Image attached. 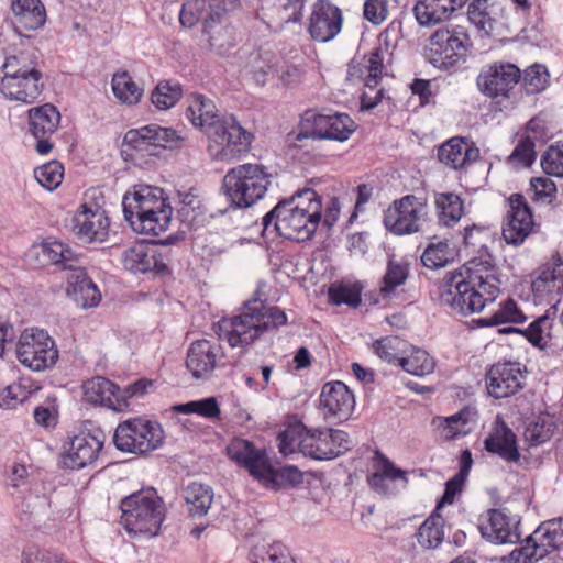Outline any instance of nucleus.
Returning <instances> with one entry per match:
<instances>
[{"label": "nucleus", "mask_w": 563, "mask_h": 563, "mask_svg": "<svg viewBox=\"0 0 563 563\" xmlns=\"http://www.w3.org/2000/svg\"><path fill=\"white\" fill-rule=\"evenodd\" d=\"M0 73L3 74L0 78L42 74L38 68L37 56L33 51H21L15 55L8 56L0 67Z\"/></svg>", "instance_id": "40"}, {"label": "nucleus", "mask_w": 563, "mask_h": 563, "mask_svg": "<svg viewBox=\"0 0 563 563\" xmlns=\"http://www.w3.org/2000/svg\"><path fill=\"white\" fill-rule=\"evenodd\" d=\"M305 115L306 123H311V128L310 130H301L297 136L298 140L318 139L344 142L355 129L354 121L346 113H314L308 111Z\"/></svg>", "instance_id": "12"}, {"label": "nucleus", "mask_w": 563, "mask_h": 563, "mask_svg": "<svg viewBox=\"0 0 563 563\" xmlns=\"http://www.w3.org/2000/svg\"><path fill=\"white\" fill-rule=\"evenodd\" d=\"M85 399L93 405H100L114 411H124L129 407L126 396L121 395L120 388L108 378L97 376L82 384Z\"/></svg>", "instance_id": "24"}, {"label": "nucleus", "mask_w": 563, "mask_h": 563, "mask_svg": "<svg viewBox=\"0 0 563 563\" xmlns=\"http://www.w3.org/2000/svg\"><path fill=\"white\" fill-rule=\"evenodd\" d=\"M15 29L36 31L46 23V9L41 0H11Z\"/></svg>", "instance_id": "35"}, {"label": "nucleus", "mask_w": 563, "mask_h": 563, "mask_svg": "<svg viewBox=\"0 0 563 563\" xmlns=\"http://www.w3.org/2000/svg\"><path fill=\"white\" fill-rule=\"evenodd\" d=\"M74 217L76 235L85 243L103 242L108 236L109 220L99 207L80 206Z\"/></svg>", "instance_id": "23"}, {"label": "nucleus", "mask_w": 563, "mask_h": 563, "mask_svg": "<svg viewBox=\"0 0 563 563\" xmlns=\"http://www.w3.org/2000/svg\"><path fill=\"white\" fill-rule=\"evenodd\" d=\"M534 298L547 301L555 309L563 295V261L558 258L550 267L544 268L532 282Z\"/></svg>", "instance_id": "30"}, {"label": "nucleus", "mask_w": 563, "mask_h": 563, "mask_svg": "<svg viewBox=\"0 0 563 563\" xmlns=\"http://www.w3.org/2000/svg\"><path fill=\"white\" fill-rule=\"evenodd\" d=\"M342 12L329 0H318L311 11L308 31L314 41L327 43L342 29Z\"/></svg>", "instance_id": "20"}, {"label": "nucleus", "mask_w": 563, "mask_h": 563, "mask_svg": "<svg viewBox=\"0 0 563 563\" xmlns=\"http://www.w3.org/2000/svg\"><path fill=\"white\" fill-rule=\"evenodd\" d=\"M501 280L492 258H473L463 269L449 272L441 282L440 303L452 313L468 316L481 312L500 294Z\"/></svg>", "instance_id": "1"}, {"label": "nucleus", "mask_w": 563, "mask_h": 563, "mask_svg": "<svg viewBox=\"0 0 563 563\" xmlns=\"http://www.w3.org/2000/svg\"><path fill=\"white\" fill-rule=\"evenodd\" d=\"M302 479L301 472L296 466H284L276 468L271 464V474L266 475L262 484L267 488H280L295 486Z\"/></svg>", "instance_id": "62"}, {"label": "nucleus", "mask_w": 563, "mask_h": 563, "mask_svg": "<svg viewBox=\"0 0 563 563\" xmlns=\"http://www.w3.org/2000/svg\"><path fill=\"white\" fill-rule=\"evenodd\" d=\"M279 202L303 213L310 214L314 218L322 219V202L320 196L312 188L305 187L296 191L288 199H283Z\"/></svg>", "instance_id": "49"}, {"label": "nucleus", "mask_w": 563, "mask_h": 563, "mask_svg": "<svg viewBox=\"0 0 563 563\" xmlns=\"http://www.w3.org/2000/svg\"><path fill=\"white\" fill-rule=\"evenodd\" d=\"M472 464L473 457L471 451L468 449L462 451L460 457V470L452 478L445 483L444 493L435 507L438 511L444 505H450L454 501L455 496L462 490Z\"/></svg>", "instance_id": "45"}, {"label": "nucleus", "mask_w": 563, "mask_h": 563, "mask_svg": "<svg viewBox=\"0 0 563 563\" xmlns=\"http://www.w3.org/2000/svg\"><path fill=\"white\" fill-rule=\"evenodd\" d=\"M177 214L184 225L197 229L205 220L201 200L192 192H179Z\"/></svg>", "instance_id": "47"}, {"label": "nucleus", "mask_w": 563, "mask_h": 563, "mask_svg": "<svg viewBox=\"0 0 563 563\" xmlns=\"http://www.w3.org/2000/svg\"><path fill=\"white\" fill-rule=\"evenodd\" d=\"M272 184V175L261 164H242L227 172L222 190L230 206L246 209L262 200Z\"/></svg>", "instance_id": "4"}, {"label": "nucleus", "mask_w": 563, "mask_h": 563, "mask_svg": "<svg viewBox=\"0 0 563 563\" xmlns=\"http://www.w3.org/2000/svg\"><path fill=\"white\" fill-rule=\"evenodd\" d=\"M544 558L545 555L531 533L509 553L507 561L508 563H536Z\"/></svg>", "instance_id": "63"}, {"label": "nucleus", "mask_w": 563, "mask_h": 563, "mask_svg": "<svg viewBox=\"0 0 563 563\" xmlns=\"http://www.w3.org/2000/svg\"><path fill=\"white\" fill-rule=\"evenodd\" d=\"M406 347L407 342L396 335H388L373 343V350L382 361L399 366L405 355Z\"/></svg>", "instance_id": "52"}, {"label": "nucleus", "mask_w": 563, "mask_h": 563, "mask_svg": "<svg viewBox=\"0 0 563 563\" xmlns=\"http://www.w3.org/2000/svg\"><path fill=\"white\" fill-rule=\"evenodd\" d=\"M470 0H418L412 12L417 23L422 27H432L448 21L454 12L462 9Z\"/></svg>", "instance_id": "27"}, {"label": "nucleus", "mask_w": 563, "mask_h": 563, "mask_svg": "<svg viewBox=\"0 0 563 563\" xmlns=\"http://www.w3.org/2000/svg\"><path fill=\"white\" fill-rule=\"evenodd\" d=\"M470 0H418L412 12L417 23L422 27H432L448 21L454 12L462 9Z\"/></svg>", "instance_id": "29"}, {"label": "nucleus", "mask_w": 563, "mask_h": 563, "mask_svg": "<svg viewBox=\"0 0 563 563\" xmlns=\"http://www.w3.org/2000/svg\"><path fill=\"white\" fill-rule=\"evenodd\" d=\"M286 323L287 316L280 308L255 298L245 301L236 314L220 319L217 334L231 347L245 349L263 333Z\"/></svg>", "instance_id": "3"}, {"label": "nucleus", "mask_w": 563, "mask_h": 563, "mask_svg": "<svg viewBox=\"0 0 563 563\" xmlns=\"http://www.w3.org/2000/svg\"><path fill=\"white\" fill-rule=\"evenodd\" d=\"M545 556L563 552V519H551L543 521L532 532Z\"/></svg>", "instance_id": "39"}, {"label": "nucleus", "mask_w": 563, "mask_h": 563, "mask_svg": "<svg viewBox=\"0 0 563 563\" xmlns=\"http://www.w3.org/2000/svg\"><path fill=\"white\" fill-rule=\"evenodd\" d=\"M165 257L157 245L137 243L123 252L122 261L124 267L132 273L154 271L161 274L167 271Z\"/></svg>", "instance_id": "25"}, {"label": "nucleus", "mask_w": 563, "mask_h": 563, "mask_svg": "<svg viewBox=\"0 0 563 563\" xmlns=\"http://www.w3.org/2000/svg\"><path fill=\"white\" fill-rule=\"evenodd\" d=\"M18 360L26 367L41 372L52 367L57 358L58 351L54 340L44 330H25L16 347Z\"/></svg>", "instance_id": "9"}, {"label": "nucleus", "mask_w": 563, "mask_h": 563, "mask_svg": "<svg viewBox=\"0 0 563 563\" xmlns=\"http://www.w3.org/2000/svg\"><path fill=\"white\" fill-rule=\"evenodd\" d=\"M319 401L324 418H332L339 422L347 420L355 408L353 393L340 380L324 384Z\"/></svg>", "instance_id": "19"}, {"label": "nucleus", "mask_w": 563, "mask_h": 563, "mask_svg": "<svg viewBox=\"0 0 563 563\" xmlns=\"http://www.w3.org/2000/svg\"><path fill=\"white\" fill-rule=\"evenodd\" d=\"M468 45L470 36L465 27L448 24L429 37L427 56L434 67L448 70L465 60Z\"/></svg>", "instance_id": "8"}, {"label": "nucleus", "mask_w": 563, "mask_h": 563, "mask_svg": "<svg viewBox=\"0 0 563 563\" xmlns=\"http://www.w3.org/2000/svg\"><path fill=\"white\" fill-rule=\"evenodd\" d=\"M435 206L440 221L448 227L456 223L463 214V202L460 196L453 192L440 194L437 197Z\"/></svg>", "instance_id": "56"}, {"label": "nucleus", "mask_w": 563, "mask_h": 563, "mask_svg": "<svg viewBox=\"0 0 563 563\" xmlns=\"http://www.w3.org/2000/svg\"><path fill=\"white\" fill-rule=\"evenodd\" d=\"M525 371L518 362L494 364L487 373V390L490 396L501 399L516 394L525 385Z\"/></svg>", "instance_id": "17"}, {"label": "nucleus", "mask_w": 563, "mask_h": 563, "mask_svg": "<svg viewBox=\"0 0 563 563\" xmlns=\"http://www.w3.org/2000/svg\"><path fill=\"white\" fill-rule=\"evenodd\" d=\"M275 56L269 51H257L252 53L249 58L250 74L255 82L264 86L276 73Z\"/></svg>", "instance_id": "51"}, {"label": "nucleus", "mask_w": 563, "mask_h": 563, "mask_svg": "<svg viewBox=\"0 0 563 563\" xmlns=\"http://www.w3.org/2000/svg\"><path fill=\"white\" fill-rule=\"evenodd\" d=\"M186 115L206 133L208 151L213 159L232 161L250 150L252 134L233 115L219 114L213 101L205 96H190Z\"/></svg>", "instance_id": "2"}, {"label": "nucleus", "mask_w": 563, "mask_h": 563, "mask_svg": "<svg viewBox=\"0 0 563 563\" xmlns=\"http://www.w3.org/2000/svg\"><path fill=\"white\" fill-rule=\"evenodd\" d=\"M479 531L493 544H515L521 538L520 518L506 509H489Z\"/></svg>", "instance_id": "15"}, {"label": "nucleus", "mask_w": 563, "mask_h": 563, "mask_svg": "<svg viewBox=\"0 0 563 563\" xmlns=\"http://www.w3.org/2000/svg\"><path fill=\"white\" fill-rule=\"evenodd\" d=\"M484 449L508 463H518L520 460L517 437L504 421H496L492 432L484 440Z\"/></svg>", "instance_id": "32"}, {"label": "nucleus", "mask_w": 563, "mask_h": 563, "mask_svg": "<svg viewBox=\"0 0 563 563\" xmlns=\"http://www.w3.org/2000/svg\"><path fill=\"white\" fill-rule=\"evenodd\" d=\"M362 287L358 284H332L328 289L329 301L335 306L357 307L361 303Z\"/></svg>", "instance_id": "61"}, {"label": "nucleus", "mask_w": 563, "mask_h": 563, "mask_svg": "<svg viewBox=\"0 0 563 563\" xmlns=\"http://www.w3.org/2000/svg\"><path fill=\"white\" fill-rule=\"evenodd\" d=\"M112 91L120 101L128 104L139 102L143 95V89L133 81L128 71L113 75Z\"/></svg>", "instance_id": "55"}, {"label": "nucleus", "mask_w": 563, "mask_h": 563, "mask_svg": "<svg viewBox=\"0 0 563 563\" xmlns=\"http://www.w3.org/2000/svg\"><path fill=\"white\" fill-rule=\"evenodd\" d=\"M60 121L56 107L45 103L29 110V130L36 139V151L41 155L48 154L53 148L51 136L55 133Z\"/></svg>", "instance_id": "21"}, {"label": "nucleus", "mask_w": 563, "mask_h": 563, "mask_svg": "<svg viewBox=\"0 0 563 563\" xmlns=\"http://www.w3.org/2000/svg\"><path fill=\"white\" fill-rule=\"evenodd\" d=\"M549 71L544 65L533 64L521 73V86L528 95L543 91L549 84Z\"/></svg>", "instance_id": "60"}, {"label": "nucleus", "mask_w": 563, "mask_h": 563, "mask_svg": "<svg viewBox=\"0 0 563 563\" xmlns=\"http://www.w3.org/2000/svg\"><path fill=\"white\" fill-rule=\"evenodd\" d=\"M479 157V150L474 142L465 137H452L443 143L438 150L440 162L452 167L462 169L476 162Z\"/></svg>", "instance_id": "33"}, {"label": "nucleus", "mask_w": 563, "mask_h": 563, "mask_svg": "<svg viewBox=\"0 0 563 563\" xmlns=\"http://www.w3.org/2000/svg\"><path fill=\"white\" fill-rule=\"evenodd\" d=\"M426 199L415 195H407L396 200L384 216V225L397 235L410 234L421 228L422 217L426 214Z\"/></svg>", "instance_id": "11"}, {"label": "nucleus", "mask_w": 563, "mask_h": 563, "mask_svg": "<svg viewBox=\"0 0 563 563\" xmlns=\"http://www.w3.org/2000/svg\"><path fill=\"white\" fill-rule=\"evenodd\" d=\"M0 73L3 74L0 78L42 74L38 68L37 56L33 51H21L15 55L8 56L0 67Z\"/></svg>", "instance_id": "41"}, {"label": "nucleus", "mask_w": 563, "mask_h": 563, "mask_svg": "<svg viewBox=\"0 0 563 563\" xmlns=\"http://www.w3.org/2000/svg\"><path fill=\"white\" fill-rule=\"evenodd\" d=\"M306 435L299 441V449L303 455L319 461L333 460L340 456V451L334 450L329 439L328 429H306Z\"/></svg>", "instance_id": "37"}, {"label": "nucleus", "mask_w": 563, "mask_h": 563, "mask_svg": "<svg viewBox=\"0 0 563 563\" xmlns=\"http://www.w3.org/2000/svg\"><path fill=\"white\" fill-rule=\"evenodd\" d=\"M181 92V86L177 81L164 80L157 84L151 100L157 109L167 110L176 104Z\"/></svg>", "instance_id": "59"}, {"label": "nucleus", "mask_w": 563, "mask_h": 563, "mask_svg": "<svg viewBox=\"0 0 563 563\" xmlns=\"http://www.w3.org/2000/svg\"><path fill=\"white\" fill-rule=\"evenodd\" d=\"M533 216L525 197L512 194L509 197V211L503 225V238L507 244L518 246L531 233Z\"/></svg>", "instance_id": "16"}, {"label": "nucleus", "mask_w": 563, "mask_h": 563, "mask_svg": "<svg viewBox=\"0 0 563 563\" xmlns=\"http://www.w3.org/2000/svg\"><path fill=\"white\" fill-rule=\"evenodd\" d=\"M121 522L130 534L154 537L164 520V503L153 488L133 493L121 500Z\"/></svg>", "instance_id": "5"}, {"label": "nucleus", "mask_w": 563, "mask_h": 563, "mask_svg": "<svg viewBox=\"0 0 563 563\" xmlns=\"http://www.w3.org/2000/svg\"><path fill=\"white\" fill-rule=\"evenodd\" d=\"M104 435L102 432H80L75 435L63 456V464L70 470H80L92 465L103 448Z\"/></svg>", "instance_id": "18"}, {"label": "nucleus", "mask_w": 563, "mask_h": 563, "mask_svg": "<svg viewBox=\"0 0 563 563\" xmlns=\"http://www.w3.org/2000/svg\"><path fill=\"white\" fill-rule=\"evenodd\" d=\"M520 68L508 62H495L482 67L476 84L478 90L490 99L509 98L520 84Z\"/></svg>", "instance_id": "10"}, {"label": "nucleus", "mask_w": 563, "mask_h": 563, "mask_svg": "<svg viewBox=\"0 0 563 563\" xmlns=\"http://www.w3.org/2000/svg\"><path fill=\"white\" fill-rule=\"evenodd\" d=\"M73 294L75 301L81 308H92L99 305L101 294L97 285L87 276L84 271H78L71 276Z\"/></svg>", "instance_id": "46"}, {"label": "nucleus", "mask_w": 563, "mask_h": 563, "mask_svg": "<svg viewBox=\"0 0 563 563\" xmlns=\"http://www.w3.org/2000/svg\"><path fill=\"white\" fill-rule=\"evenodd\" d=\"M416 537L419 545L426 550H434L442 544L444 540V519L438 509H434L421 523Z\"/></svg>", "instance_id": "43"}, {"label": "nucleus", "mask_w": 563, "mask_h": 563, "mask_svg": "<svg viewBox=\"0 0 563 563\" xmlns=\"http://www.w3.org/2000/svg\"><path fill=\"white\" fill-rule=\"evenodd\" d=\"M173 208L165 202L162 208L150 209L137 216L135 219L126 220L135 232L141 234L158 235L165 232L172 221Z\"/></svg>", "instance_id": "36"}, {"label": "nucleus", "mask_w": 563, "mask_h": 563, "mask_svg": "<svg viewBox=\"0 0 563 563\" xmlns=\"http://www.w3.org/2000/svg\"><path fill=\"white\" fill-rule=\"evenodd\" d=\"M376 471L368 475L367 483L369 487L382 496L391 495V489L388 484L389 481H402L404 486L407 485V473L398 468L382 452L376 451L374 455Z\"/></svg>", "instance_id": "34"}, {"label": "nucleus", "mask_w": 563, "mask_h": 563, "mask_svg": "<svg viewBox=\"0 0 563 563\" xmlns=\"http://www.w3.org/2000/svg\"><path fill=\"white\" fill-rule=\"evenodd\" d=\"M455 252L448 241L430 242L421 255V262L429 269H439L453 262Z\"/></svg>", "instance_id": "53"}, {"label": "nucleus", "mask_w": 563, "mask_h": 563, "mask_svg": "<svg viewBox=\"0 0 563 563\" xmlns=\"http://www.w3.org/2000/svg\"><path fill=\"white\" fill-rule=\"evenodd\" d=\"M164 440L165 433L159 422L140 417L120 422L113 435L119 451L139 455L159 449Z\"/></svg>", "instance_id": "7"}, {"label": "nucleus", "mask_w": 563, "mask_h": 563, "mask_svg": "<svg viewBox=\"0 0 563 563\" xmlns=\"http://www.w3.org/2000/svg\"><path fill=\"white\" fill-rule=\"evenodd\" d=\"M168 199L164 190L148 185L135 186L133 190L124 194L122 208L125 220L135 219V216L150 209L162 208Z\"/></svg>", "instance_id": "26"}, {"label": "nucleus", "mask_w": 563, "mask_h": 563, "mask_svg": "<svg viewBox=\"0 0 563 563\" xmlns=\"http://www.w3.org/2000/svg\"><path fill=\"white\" fill-rule=\"evenodd\" d=\"M249 563H296L288 549L282 542H262L249 553Z\"/></svg>", "instance_id": "44"}, {"label": "nucleus", "mask_w": 563, "mask_h": 563, "mask_svg": "<svg viewBox=\"0 0 563 563\" xmlns=\"http://www.w3.org/2000/svg\"><path fill=\"white\" fill-rule=\"evenodd\" d=\"M476 412L470 407L461 409L455 415L445 417L441 427L443 428L444 438L452 440L468 434L475 422Z\"/></svg>", "instance_id": "50"}, {"label": "nucleus", "mask_w": 563, "mask_h": 563, "mask_svg": "<svg viewBox=\"0 0 563 563\" xmlns=\"http://www.w3.org/2000/svg\"><path fill=\"white\" fill-rule=\"evenodd\" d=\"M225 451L231 461L246 470L261 484L271 474V460L265 448H257L246 439L233 438Z\"/></svg>", "instance_id": "13"}, {"label": "nucleus", "mask_w": 563, "mask_h": 563, "mask_svg": "<svg viewBox=\"0 0 563 563\" xmlns=\"http://www.w3.org/2000/svg\"><path fill=\"white\" fill-rule=\"evenodd\" d=\"M185 137L172 128L147 124L129 130L123 137L124 145L140 152H148L151 147L174 150L181 146Z\"/></svg>", "instance_id": "14"}, {"label": "nucleus", "mask_w": 563, "mask_h": 563, "mask_svg": "<svg viewBox=\"0 0 563 563\" xmlns=\"http://www.w3.org/2000/svg\"><path fill=\"white\" fill-rule=\"evenodd\" d=\"M527 319L518 303L509 298L499 305V309L494 314L473 320V322L479 327H496L504 323H523Z\"/></svg>", "instance_id": "48"}, {"label": "nucleus", "mask_w": 563, "mask_h": 563, "mask_svg": "<svg viewBox=\"0 0 563 563\" xmlns=\"http://www.w3.org/2000/svg\"><path fill=\"white\" fill-rule=\"evenodd\" d=\"M44 88L43 74L13 78H0V91L9 100L22 103L34 102Z\"/></svg>", "instance_id": "31"}, {"label": "nucleus", "mask_w": 563, "mask_h": 563, "mask_svg": "<svg viewBox=\"0 0 563 563\" xmlns=\"http://www.w3.org/2000/svg\"><path fill=\"white\" fill-rule=\"evenodd\" d=\"M551 321L549 313L538 317L528 328L519 329L507 327L499 330L501 334L519 333L523 335L533 346L542 349L545 345L544 333L550 330Z\"/></svg>", "instance_id": "54"}, {"label": "nucleus", "mask_w": 563, "mask_h": 563, "mask_svg": "<svg viewBox=\"0 0 563 563\" xmlns=\"http://www.w3.org/2000/svg\"><path fill=\"white\" fill-rule=\"evenodd\" d=\"M434 361L429 353L422 349L413 347L408 356L402 357L400 367L415 376H424L434 371Z\"/></svg>", "instance_id": "58"}, {"label": "nucleus", "mask_w": 563, "mask_h": 563, "mask_svg": "<svg viewBox=\"0 0 563 563\" xmlns=\"http://www.w3.org/2000/svg\"><path fill=\"white\" fill-rule=\"evenodd\" d=\"M470 0H418L412 12L417 23L422 27H432L448 21L454 12L462 9Z\"/></svg>", "instance_id": "28"}, {"label": "nucleus", "mask_w": 563, "mask_h": 563, "mask_svg": "<svg viewBox=\"0 0 563 563\" xmlns=\"http://www.w3.org/2000/svg\"><path fill=\"white\" fill-rule=\"evenodd\" d=\"M537 158L536 144L530 136H525L508 156L507 163L514 168L530 167Z\"/></svg>", "instance_id": "64"}, {"label": "nucleus", "mask_w": 563, "mask_h": 563, "mask_svg": "<svg viewBox=\"0 0 563 563\" xmlns=\"http://www.w3.org/2000/svg\"><path fill=\"white\" fill-rule=\"evenodd\" d=\"M183 497L191 517H203L212 504L213 489L209 485L194 482L184 489Z\"/></svg>", "instance_id": "42"}, {"label": "nucleus", "mask_w": 563, "mask_h": 563, "mask_svg": "<svg viewBox=\"0 0 563 563\" xmlns=\"http://www.w3.org/2000/svg\"><path fill=\"white\" fill-rule=\"evenodd\" d=\"M504 9L497 1L473 0L467 8V18L478 30L490 33L503 18Z\"/></svg>", "instance_id": "38"}, {"label": "nucleus", "mask_w": 563, "mask_h": 563, "mask_svg": "<svg viewBox=\"0 0 563 563\" xmlns=\"http://www.w3.org/2000/svg\"><path fill=\"white\" fill-rule=\"evenodd\" d=\"M390 57L388 43L379 44L368 55L367 69L368 75L365 79V86L374 89L378 85L385 68V62Z\"/></svg>", "instance_id": "57"}, {"label": "nucleus", "mask_w": 563, "mask_h": 563, "mask_svg": "<svg viewBox=\"0 0 563 563\" xmlns=\"http://www.w3.org/2000/svg\"><path fill=\"white\" fill-rule=\"evenodd\" d=\"M321 220L278 202L262 218V235L273 239L274 235L306 242L316 233Z\"/></svg>", "instance_id": "6"}, {"label": "nucleus", "mask_w": 563, "mask_h": 563, "mask_svg": "<svg viewBox=\"0 0 563 563\" xmlns=\"http://www.w3.org/2000/svg\"><path fill=\"white\" fill-rule=\"evenodd\" d=\"M222 347L209 340L192 342L187 351L186 367L196 379H208L222 358Z\"/></svg>", "instance_id": "22"}]
</instances>
